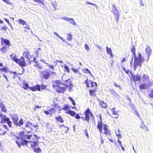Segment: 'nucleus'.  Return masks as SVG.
Wrapping results in <instances>:
<instances>
[{"instance_id":"nucleus-23","label":"nucleus","mask_w":153,"mask_h":153,"mask_svg":"<svg viewBox=\"0 0 153 153\" xmlns=\"http://www.w3.org/2000/svg\"><path fill=\"white\" fill-rule=\"evenodd\" d=\"M139 87L141 89H145L146 87V85L145 83L140 84L139 85Z\"/></svg>"},{"instance_id":"nucleus-18","label":"nucleus","mask_w":153,"mask_h":153,"mask_svg":"<svg viewBox=\"0 0 153 153\" xmlns=\"http://www.w3.org/2000/svg\"><path fill=\"white\" fill-rule=\"evenodd\" d=\"M104 129L105 130L104 133L106 135L108 134L109 131L108 129V126L106 124H105L104 125Z\"/></svg>"},{"instance_id":"nucleus-22","label":"nucleus","mask_w":153,"mask_h":153,"mask_svg":"<svg viewBox=\"0 0 153 153\" xmlns=\"http://www.w3.org/2000/svg\"><path fill=\"white\" fill-rule=\"evenodd\" d=\"M11 60L16 62L17 58L16 57V55L14 54H11L10 56Z\"/></svg>"},{"instance_id":"nucleus-32","label":"nucleus","mask_w":153,"mask_h":153,"mask_svg":"<svg viewBox=\"0 0 153 153\" xmlns=\"http://www.w3.org/2000/svg\"><path fill=\"white\" fill-rule=\"evenodd\" d=\"M81 118L84 120L86 121L88 123H89L90 118H87L86 116H85V117H81Z\"/></svg>"},{"instance_id":"nucleus-35","label":"nucleus","mask_w":153,"mask_h":153,"mask_svg":"<svg viewBox=\"0 0 153 153\" xmlns=\"http://www.w3.org/2000/svg\"><path fill=\"white\" fill-rule=\"evenodd\" d=\"M96 90H90L89 91L90 95L92 96H94L95 95V92Z\"/></svg>"},{"instance_id":"nucleus-56","label":"nucleus","mask_w":153,"mask_h":153,"mask_svg":"<svg viewBox=\"0 0 153 153\" xmlns=\"http://www.w3.org/2000/svg\"><path fill=\"white\" fill-rule=\"evenodd\" d=\"M118 143H119L120 145V146H121L122 147V148L123 149V150L124 151V148L122 145H121V143H122L121 142V141H120L119 140H118Z\"/></svg>"},{"instance_id":"nucleus-31","label":"nucleus","mask_w":153,"mask_h":153,"mask_svg":"<svg viewBox=\"0 0 153 153\" xmlns=\"http://www.w3.org/2000/svg\"><path fill=\"white\" fill-rule=\"evenodd\" d=\"M29 51L25 52L23 53V56H25V57L27 58L28 60H31L30 59L28 56V55L29 54Z\"/></svg>"},{"instance_id":"nucleus-9","label":"nucleus","mask_w":153,"mask_h":153,"mask_svg":"<svg viewBox=\"0 0 153 153\" xmlns=\"http://www.w3.org/2000/svg\"><path fill=\"white\" fill-rule=\"evenodd\" d=\"M130 74L131 79L134 82L140 81L141 79V77L139 75L137 74L136 76L133 75L132 72H130Z\"/></svg>"},{"instance_id":"nucleus-38","label":"nucleus","mask_w":153,"mask_h":153,"mask_svg":"<svg viewBox=\"0 0 153 153\" xmlns=\"http://www.w3.org/2000/svg\"><path fill=\"white\" fill-rule=\"evenodd\" d=\"M68 35V37L67 39L69 41H71L72 40V35L70 33L67 34Z\"/></svg>"},{"instance_id":"nucleus-61","label":"nucleus","mask_w":153,"mask_h":153,"mask_svg":"<svg viewBox=\"0 0 153 153\" xmlns=\"http://www.w3.org/2000/svg\"><path fill=\"white\" fill-rule=\"evenodd\" d=\"M75 118L76 119H79L80 118V117L79 115L78 114H77L76 115Z\"/></svg>"},{"instance_id":"nucleus-36","label":"nucleus","mask_w":153,"mask_h":153,"mask_svg":"<svg viewBox=\"0 0 153 153\" xmlns=\"http://www.w3.org/2000/svg\"><path fill=\"white\" fill-rule=\"evenodd\" d=\"M120 131L119 130H117L115 131V133L117 136L119 137V138H121V135L120 134Z\"/></svg>"},{"instance_id":"nucleus-58","label":"nucleus","mask_w":153,"mask_h":153,"mask_svg":"<svg viewBox=\"0 0 153 153\" xmlns=\"http://www.w3.org/2000/svg\"><path fill=\"white\" fill-rule=\"evenodd\" d=\"M110 91L112 94H114L115 93V91L113 89H110Z\"/></svg>"},{"instance_id":"nucleus-4","label":"nucleus","mask_w":153,"mask_h":153,"mask_svg":"<svg viewBox=\"0 0 153 153\" xmlns=\"http://www.w3.org/2000/svg\"><path fill=\"white\" fill-rule=\"evenodd\" d=\"M11 117L12 119L13 123L14 124L17 126H21L23 124V120L21 119L18 122L19 118L18 116L15 114L12 115H11Z\"/></svg>"},{"instance_id":"nucleus-42","label":"nucleus","mask_w":153,"mask_h":153,"mask_svg":"<svg viewBox=\"0 0 153 153\" xmlns=\"http://www.w3.org/2000/svg\"><path fill=\"white\" fill-rule=\"evenodd\" d=\"M49 111L50 112L51 114V116L52 114L56 112V110L55 109L53 108L49 110Z\"/></svg>"},{"instance_id":"nucleus-10","label":"nucleus","mask_w":153,"mask_h":153,"mask_svg":"<svg viewBox=\"0 0 153 153\" xmlns=\"http://www.w3.org/2000/svg\"><path fill=\"white\" fill-rule=\"evenodd\" d=\"M16 62L20 66H25V59L23 57H21L19 59H17Z\"/></svg>"},{"instance_id":"nucleus-30","label":"nucleus","mask_w":153,"mask_h":153,"mask_svg":"<svg viewBox=\"0 0 153 153\" xmlns=\"http://www.w3.org/2000/svg\"><path fill=\"white\" fill-rule=\"evenodd\" d=\"M90 82L91 83V87H93L94 86V85H95V86L96 87L95 88L97 87V84L96 82L91 81H90Z\"/></svg>"},{"instance_id":"nucleus-62","label":"nucleus","mask_w":153,"mask_h":153,"mask_svg":"<svg viewBox=\"0 0 153 153\" xmlns=\"http://www.w3.org/2000/svg\"><path fill=\"white\" fill-rule=\"evenodd\" d=\"M45 113V114L47 115H49L50 114V112L49 111H44Z\"/></svg>"},{"instance_id":"nucleus-3","label":"nucleus","mask_w":153,"mask_h":153,"mask_svg":"<svg viewBox=\"0 0 153 153\" xmlns=\"http://www.w3.org/2000/svg\"><path fill=\"white\" fill-rule=\"evenodd\" d=\"M6 123L9 126L10 128L12 127V122L10 120V118L7 117L5 115L3 114L2 112H0V123Z\"/></svg>"},{"instance_id":"nucleus-14","label":"nucleus","mask_w":153,"mask_h":153,"mask_svg":"<svg viewBox=\"0 0 153 153\" xmlns=\"http://www.w3.org/2000/svg\"><path fill=\"white\" fill-rule=\"evenodd\" d=\"M1 43L2 45L4 44L6 45H9L10 43V41L7 39H4L2 38H1Z\"/></svg>"},{"instance_id":"nucleus-24","label":"nucleus","mask_w":153,"mask_h":153,"mask_svg":"<svg viewBox=\"0 0 153 153\" xmlns=\"http://www.w3.org/2000/svg\"><path fill=\"white\" fill-rule=\"evenodd\" d=\"M86 4H90V5H92L95 7H96V8L97 10L98 9V7L97 5V4H96L90 2L88 1H86Z\"/></svg>"},{"instance_id":"nucleus-17","label":"nucleus","mask_w":153,"mask_h":153,"mask_svg":"<svg viewBox=\"0 0 153 153\" xmlns=\"http://www.w3.org/2000/svg\"><path fill=\"white\" fill-rule=\"evenodd\" d=\"M91 112L89 108H88L85 110V116H86L87 118H88V117L90 118L89 114Z\"/></svg>"},{"instance_id":"nucleus-1","label":"nucleus","mask_w":153,"mask_h":153,"mask_svg":"<svg viewBox=\"0 0 153 153\" xmlns=\"http://www.w3.org/2000/svg\"><path fill=\"white\" fill-rule=\"evenodd\" d=\"M53 87L57 92L61 93H63L66 88L65 85L59 80L54 81Z\"/></svg>"},{"instance_id":"nucleus-25","label":"nucleus","mask_w":153,"mask_h":153,"mask_svg":"<svg viewBox=\"0 0 153 153\" xmlns=\"http://www.w3.org/2000/svg\"><path fill=\"white\" fill-rule=\"evenodd\" d=\"M131 52L133 53V55L134 56H136V55L135 48L134 45H132V48L131 49Z\"/></svg>"},{"instance_id":"nucleus-39","label":"nucleus","mask_w":153,"mask_h":153,"mask_svg":"<svg viewBox=\"0 0 153 153\" xmlns=\"http://www.w3.org/2000/svg\"><path fill=\"white\" fill-rule=\"evenodd\" d=\"M106 50L107 53H108V54H111V53L112 52L111 48H109L108 47H106Z\"/></svg>"},{"instance_id":"nucleus-55","label":"nucleus","mask_w":153,"mask_h":153,"mask_svg":"<svg viewBox=\"0 0 153 153\" xmlns=\"http://www.w3.org/2000/svg\"><path fill=\"white\" fill-rule=\"evenodd\" d=\"M85 48L87 51H88L89 49V46L87 44H86L85 45Z\"/></svg>"},{"instance_id":"nucleus-5","label":"nucleus","mask_w":153,"mask_h":153,"mask_svg":"<svg viewBox=\"0 0 153 153\" xmlns=\"http://www.w3.org/2000/svg\"><path fill=\"white\" fill-rule=\"evenodd\" d=\"M25 128L24 130L27 133H29L33 130L31 126L36 127V126L30 122H27L25 123Z\"/></svg>"},{"instance_id":"nucleus-20","label":"nucleus","mask_w":153,"mask_h":153,"mask_svg":"<svg viewBox=\"0 0 153 153\" xmlns=\"http://www.w3.org/2000/svg\"><path fill=\"white\" fill-rule=\"evenodd\" d=\"M66 113L69 114L72 117H74L76 115V112L73 111L68 110Z\"/></svg>"},{"instance_id":"nucleus-53","label":"nucleus","mask_w":153,"mask_h":153,"mask_svg":"<svg viewBox=\"0 0 153 153\" xmlns=\"http://www.w3.org/2000/svg\"><path fill=\"white\" fill-rule=\"evenodd\" d=\"M7 29H8V28L6 25L4 27H2L1 28V29L3 30H6Z\"/></svg>"},{"instance_id":"nucleus-15","label":"nucleus","mask_w":153,"mask_h":153,"mask_svg":"<svg viewBox=\"0 0 153 153\" xmlns=\"http://www.w3.org/2000/svg\"><path fill=\"white\" fill-rule=\"evenodd\" d=\"M19 137L18 136H16V138L18 139H20L22 140H24V137L25 136V134L23 132L21 131L19 133Z\"/></svg>"},{"instance_id":"nucleus-44","label":"nucleus","mask_w":153,"mask_h":153,"mask_svg":"<svg viewBox=\"0 0 153 153\" xmlns=\"http://www.w3.org/2000/svg\"><path fill=\"white\" fill-rule=\"evenodd\" d=\"M8 47H3L1 49V51L2 52H5L7 50Z\"/></svg>"},{"instance_id":"nucleus-2","label":"nucleus","mask_w":153,"mask_h":153,"mask_svg":"<svg viewBox=\"0 0 153 153\" xmlns=\"http://www.w3.org/2000/svg\"><path fill=\"white\" fill-rule=\"evenodd\" d=\"M138 57H137L135 56L134 57V70H136L137 67H140L142 65V63L144 61V59L142 57L140 53L138 54Z\"/></svg>"},{"instance_id":"nucleus-27","label":"nucleus","mask_w":153,"mask_h":153,"mask_svg":"<svg viewBox=\"0 0 153 153\" xmlns=\"http://www.w3.org/2000/svg\"><path fill=\"white\" fill-rule=\"evenodd\" d=\"M56 119L57 120L60 122L61 123H63L64 122V120H63L62 118L60 116H59L57 117H56Z\"/></svg>"},{"instance_id":"nucleus-51","label":"nucleus","mask_w":153,"mask_h":153,"mask_svg":"<svg viewBox=\"0 0 153 153\" xmlns=\"http://www.w3.org/2000/svg\"><path fill=\"white\" fill-rule=\"evenodd\" d=\"M2 0L8 4H9L10 5L12 4L11 3L9 0Z\"/></svg>"},{"instance_id":"nucleus-7","label":"nucleus","mask_w":153,"mask_h":153,"mask_svg":"<svg viewBox=\"0 0 153 153\" xmlns=\"http://www.w3.org/2000/svg\"><path fill=\"white\" fill-rule=\"evenodd\" d=\"M71 79H68L65 82L64 85L65 86V87L69 88V90L70 91L72 90V88L73 87L72 83H71Z\"/></svg>"},{"instance_id":"nucleus-57","label":"nucleus","mask_w":153,"mask_h":153,"mask_svg":"<svg viewBox=\"0 0 153 153\" xmlns=\"http://www.w3.org/2000/svg\"><path fill=\"white\" fill-rule=\"evenodd\" d=\"M73 71L75 73H76L78 71V70L77 69L74 68H72Z\"/></svg>"},{"instance_id":"nucleus-63","label":"nucleus","mask_w":153,"mask_h":153,"mask_svg":"<svg viewBox=\"0 0 153 153\" xmlns=\"http://www.w3.org/2000/svg\"><path fill=\"white\" fill-rule=\"evenodd\" d=\"M33 136L34 137H35L36 139H38L39 138V137L36 135H34Z\"/></svg>"},{"instance_id":"nucleus-64","label":"nucleus","mask_w":153,"mask_h":153,"mask_svg":"<svg viewBox=\"0 0 153 153\" xmlns=\"http://www.w3.org/2000/svg\"><path fill=\"white\" fill-rule=\"evenodd\" d=\"M59 38L60 39L64 42H65L66 41L64 39H63L62 37L61 36L59 37Z\"/></svg>"},{"instance_id":"nucleus-49","label":"nucleus","mask_w":153,"mask_h":153,"mask_svg":"<svg viewBox=\"0 0 153 153\" xmlns=\"http://www.w3.org/2000/svg\"><path fill=\"white\" fill-rule=\"evenodd\" d=\"M64 69L68 73L70 72V70L69 68L66 65H65L64 66Z\"/></svg>"},{"instance_id":"nucleus-43","label":"nucleus","mask_w":153,"mask_h":153,"mask_svg":"<svg viewBox=\"0 0 153 153\" xmlns=\"http://www.w3.org/2000/svg\"><path fill=\"white\" fill-rule=\"evenodd\" d=\"M32 137V135H25V136L24 137V139H27L28 140H29L30 139V138L31 137Z\"/></svg>"},{"instance_id":"nucleus-8","label":"nucleus","mask_w":153,"mask_h":153,"mask_svg":"<svg viewBox=\"0 0 153 153\" xmlns=\"http://www.w3.org/2000/svg\"><path fill=\"white\" fill-rule=\"evenodd\" d=\"M46 87V86L45 85H42V86H41L40 85L37 84L36 86L32 87L31 89L33 91H40L41 88L42 90H43Z\"/></svg>"},{"instance_id":"nucleus-54","label":"nucleus","mask_w":153,"mask_h":153,"mask_svg":"<svg viewBox=\"0 0 153 153\" xmlns=\"http://www.w3.org/2000/svg\"><path fill=\"white\" fill-rule=\"evenodd\" d=\"M60 18L63 20H65L67 22L68 20V18L65 17H60Z\"/></svg>"},{"instance_id":"nucleus-48","label":"nucleus","mask_w":153,"mask_h":153,"mask_svg":"<svg viewBox=\"0 0 153 153\" xmlns=\"http://www.w3.org/2000/svg\"><path fill=\"white\" fill-rule=\"evenodd\" d=\"M125 72L129 76L130 78L131 79V76H130V72H132L130 70H127L126 71L125 70Z\"/></svg>"},{"instance_id":"nucleus-13","label":"nucleus","mask_w":153,"mask_h":153,"mask_svg":"<svg viewBox=\"0 0 153 153\" xmlns=\"http://www.w3.org/2000/svg\"><path fill=\"white\" fill-rule=\"evenodd\" d=\"M145 51L146 53L148 54V59H149V56L151 55L152 51V49L150 48V46L149 45H147L146 47Z\"/></svg>"},{"instance_id":"nucleus-29","label":"nucleus","mask_w":153,"mask_h":153,"mask_svg":"<svg viewBox=\"0 0 153 153\" xmlns=\"http://www.w3.org/2000/svg\"><path fill=\"white\" fill-rule=\"evenodd\" d=\"M19 21L20 24L23 25H25L26 26H27V24L26 23V22L25 21L20 19H19Z\"/></svg>"},{"instance_id":"nucleus-26","label":"nucleus","mask_w":153,"mask_h":153,"mask_svg":"<svg viewBox=\"0 0 153 153\" xmlns=\"http://www.w3.org/2000/svg\"><path fill=\"white\" fill-rule=\"evenodd\" d=\"M143 81L149 80V77L148 75L144 74L143 76Z\"/></svg>"},{"instance_id":"nucleus-45","label":"nucleus","mask_w":153,"mask_h":153,"mask_svg":"<svg viewBox=\"0 0 153 153\" xmlns=\"http://www.w3.org/2000/svg\"><path fill=\"white\" fill-rule=\"evenodd\" d=\"M34 1L37 3H40L44 5V4L42 0H33Z\"/></svg>"},{"instance_id":"nucleus-59","label":"nucleus","mask_w":153,"mask_h":153,"mask_svg":"<svg viewBox=\"0 0 153 153\" xmlns=\"http://www.w3.org/2000/svg\"><path fill=\"white\" fill-rule=\"evenodd\" d=\"M16 143L17 144L18 146L20 148L21 147V144L18 141H16Z\"/></svg>"},{"instance_id":"nucleus-52","label":"nucleus","mask_w":153,"mask_h":153,"mask_svg":"<svg viewBox=\"0 0 153 153\" xmlns=\"http://www.w3.org/2000/svg\"><path fill=\"white\" fill-rule=\"evenodd\" d=\"M2 126H3V128H4L6 129L7 131H9V129L8 128V127H7V125H2Z\"/></svg>"},{"instance_id":"nucleus-40","label":"nucleus","mask_w":153,"mask_h":153,"mask_svg":"<svg viewBox=\"0 0 153 153\" xmlns=\"http://www.w3.org/2000/svg\"><path fill=\"white\" fill-rule=\"evenodd\" d=\"M70 108V107L69 106V105H65L64 106V107L62 108V109L64 110H66L67 109Z\"/></svg>"},{"instance_id":"nucleus-6","label":"nucleus","mask_w":153,"mask_h":153,"mask_svg":"<svg viewBox=\"0 0 153 153\" xmlns=\"http://www.w3.org/2000/svg\"><path fill=\"white\" fill-rule=\"evenodd\" d=\"M112 10L111 12L114 13V16L116 18L117 22L119 20V17L120 14V12L117 10L116 7L114 4H112L111 6Z\"/></svg>"},{"instance_id":"nucleus-41","label":"nucleus","mask_w":153,"mask_h":153,"mask_svg":"<svg viewBox=\"0 0 153 153\" xmlns=\"http://www.w3.org/2000/svg\"><path fill=\"white\" fill-rule=\"evenodd\" d=\"M84 70L86 73H88L91 76H93L92 74L91 73L90 71L87 68H85L84 69Z\"/></svg>"},{"instance_id":"nucleus-46","label":"nucleus","mask_w":153,"mask_h":153,"mask_svg":"<svg viewBox=\"0 0 153 153\" xmlns=\"http://www.w3.org/2000/svg\"><path fill=\"white\" fill-rule=\"evenodd\" d=\"M149 95L150 97L153 98V89L150 91V93L149 94Z\"/></svg>"},{"instance_id":"nucleus-37","label":"nucleus","mask_w":153,"mask_h":153,"mask_svg":"<svg viewBox=\"0 0 153 153\" xmlns=\"http://www.w3.org/2000/svg\"><path fill=\"white\" fill-rule=\"evenodd\" d=\"M31 147L32 148H33V147H38V143H37L36 142H35L33 144H31Z\"/></svg>"},{"instance_id":"nucleus-34","label":"nucleus","mask_w":153,"mask_h":153,"mask_svg":"<svg viewBox=\"0 0 153 153\" xmlns=\"http://www.w3.org/2000/svg\"><path fill=\"white\" fill-rule=\"evenodd\" d=\"M115 108H113L111 109V111L113 113V114L117 115H118V113L117 111H115Z\"/></svg>"},{"instance_id":"nucleus-33","label":"nucleus","mask_w":153,"mask_h":153,"mask_svg":"<svg viewBox=\"0 0 153 153\" xmlns=\"http://www.w3.org/2000/svg\"><path fill=\"white\" fill-rule=\"evenodd\" d=\"M100 104L102 108H105L107 107V104L103 101L101 102Z\"/></svg>"},{"instance_id":"nucleus-12","label":"nucleus","mask_w":153,"mask_h":153,"mask_svg":"<svg viewBox=\"0 0 153 153\" xmlns=\"http://www.w3.org/2000/svg\"><path fill=\"white\" fill-rule=\"evenodd\" d=\"M43 77L45 79H48L50 76V74L47 71L45 70L42 72Z\"/></svg>"},{"instance_id":"nucleus-21","label":"nucleus","mask_w":153,"mask_h":153,"mask_svg":"<svg viewBox=\"0 0 153 153\" xmlns=\"http://www.w3.org/2000/svg\"><path fill=\"white\" fill-rule=\"evenodd\" d=\"M33 148L34 151L37 153H40L41 151V150L39 147H33Z\"/></svg>"},{"instance_id":"nucleus-47","label":"nucleus","mask_w":153,"mask_h":153,"mask_svg":"<svg viewBox=\"0 0 153 153\" xmlns=\"http://www.w3.org/2000/svg\"><path fill=\"white\" fill-rule=\"evenodd\" d=\"M23 88L26 89H27L29 87L28 86V84L27 83L24 84L23 85Z\"/></svg>"},{"instance_id":"nucleus-50","label":"nucleus","mask_w":153,"mask_h":153,"mask_svg":"<svg viewBox=\"0 0 153 153\" xmlns=\"http://www.w3.org/2000/svg\"><path fill=\"white\" fill-rule=\"evenodd\" d=\"M87 80H88V79H87V80L85 81V83L87 85V87H88L89 86H90L89 85H91V83L90 82V81H88V82Z\"/></svg>"},{"instance_id":"nucleus-11","label":"nucleus","mask_w":153,"mask_h":153,"mask_svg":"<svg viewBox=\"0 0 153 153\" xmlns=\"http://www.w3.org/2000/svg\"><path fill=\"white\" fill-rule=\"evenodd\" d=\"M99 117L100 118V120L98 121L97 128L99 129V131L100 132V133H101L102 131V117H101V115L100 114L99 115Z\"/></svg>"},{"instance_id":"nucleus-19","label":"nucleus","mask_w":153,"mask_h":153,"mask_svg":"<svg viewBox=\"0 0 153 153\" xmlns=\"http://www.w3.org/2000/svg\"><path fill=\"white\" fill-rule=\"evenodd\" d=\"M67 22H69L71 24H72L74 26H75L76 25V22L74 21V19L73 18H68Z\"/></svg>"},{"instance_id":"nucleus-16","label":"nucleus","mask_w":153,"mask_h":153,"mask_svg":"<svg viewBox=\"0 0 153 153\" xmlns=\"http://www.w3.org/2000/svg\"><path fill=\"white\" fill-rule=\"evenodd\" d=\"M0 107L1 108V110L2 111L5 113L7 112V110L6 109L5 106L2 103H0Z\"/></svg>"},{"instance_id":"nucleus-28","label":"nucleus","mask_w":153,"mask_h":153,"mask_svg":"<svg viewBox=\"0 0 153 153\" xmlns=\"http://www.w3.org/2000/svg\"><path fill=\"white\" fill-rule=\"evenodd\" d=\"M21 144L22 146L27 145L28 144V141L26 140L21 139Z\"/></svg>"},{"instance_id":"nucleus-60","label":"nucleus","mask_w":153,"mask_h":153,"mask_svg":"<svg viewBox=\"0 0 153 153\" xmlns=\"http://www.w3.org/2000/svg\"><path fill=\"white\" fill-rule=\"evenodd\" d=\"M4 19L5 20V21H6L7 23H8V25H10V22H9V20H8L7 19H6V18H4Z\"/></svg>"}]
</instances>
